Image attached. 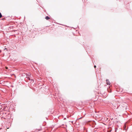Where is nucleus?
I'll return each mask as SVG.
<instances>
[{"label": "nucleus", "mask_w": 132, "mask_h": 132, "mask_svg": "<svg viewBox=\"0 0 132 132\" xmlns=\"http://www.w3.org/2000/svg\"><path fill=\"white\" fill-rule=\"evenodd\" d=\"M106 84L108 85H110V83L108 79L106 80Z\"/></svg>", "instance_id": "obj_1"}, {"label": "nucleus", "mask_w": 132, "mask_h": 132, "mask_svg": "<svg viewBox=\"0 0 132 132\" xmlns=\"http://www.w3.org/2000/svg\"><path fill=\"white\" fill-rule=\"evenodd\" d=\"M45 19H46L47 20H49V19H50V18L49 17L47 16L45 17Z\"/></svg>", "instance_id": "obj_2"}, {"label": "nucleus", "mask_w": 132, "mask_h": 132, "mask_svg": "<svg viewBox=\"0 0 132 132\" xmlns=\"http://www.w3.org/2000/svg\"><path fill=\"white\" fill-rule=\"evenodd\" d=\"M126 125L125 124L124 125V127H123L124 130H125V129L126 130Z\"/></svg>", "instance_id": "obj_3"}, {"label": "nucleus", "mask_w": 132, "mask_h": 132, "mask_svg": "<svg viewBox=\"0 0 132 132\" xmlns=\"http://www.w3.org/2000/svg\"><path fill=\"white\" fill-rule=\"evenodd\" d=\"M2 15L1 14V13H0V18H1L2 17Z\"/></svg>", "instance_id": "obj_4"}, {"label": "nucleus", "mask_w": 132, "mask_h": 132, "mask_svg": "<svg viewBox=\"0 0 132 132\" xmlns=\"http://www.w3.org/2000/svg\"><path fill=\"white\" fill-rule=\"evenodd\" d=\"M5 68L6 69H8V68L6 67H5Z\"/></svg>", "instance_id": "obj_5"}, {"label": "nucleus", "mask_w": 132, "mask_h": 132, "mask_svg": "<svg viewBox=\"0 0 132 132\" xmlns=\"http://www.w3.org/2000/svg\"><path fill=\"white\" fill-rule=\"evenodd\" d=\"M7 50V49L6 48H5L4 49V50Z\"/></svg>", "instance_id": "obj_6"}, {"label": "nucleus", "mask_w": 132, "mask_h": 132, "mask_svg": "<svg viewBox=\"0 0 132 132\" xmlns=\"http://www.w3.org/2000/svg\"><path fill=\"white\" fill-rule=\"evenodd\" d=\"M96 65H94V68H96Z\"/></svg>", "instance_id": "obj_7"}, {"label": "nucleus", "mask_w": 132, "mask_h": 132, "mask_svg": "<svg viewBox=\"0 0 132 132\" xmlns=\"http://www.w3.org/2000/svg\"><path fill=\"white\" fill-rule=\"evenodd\" d=\"M4 19H4H4H2V20H4Z\"/></svg>", "instance_id": "obj_8"}, {"label": "nucleus", "mask_w": 132, "mask_h": 132, "mask_svg": "<svg viewBox=\"0 0 132 132\" xmlns=\"http://www.w3.org/2000/svg\"><path fill=\"white\" fill-rule=\"evenodd\" d=\"M28 79H29V80L30 79V78H29Z\"/></svg>", "instance_id": "obj_9"}, {"label": "nucleus", "mask_w": 132, "mask_h": 132, "mask_svg": "<svg viewBox=\"0 0 132 132\" xmlns=\"http://www.w3.org/2000/svg\"><path fill=\"white\" fill-rule=\"evenodd\" d=\"M0 52H1V51H0Z\"/></svg>", "instance_id": "obj_10"}]
</instances>
